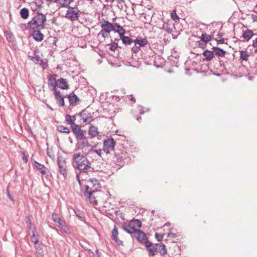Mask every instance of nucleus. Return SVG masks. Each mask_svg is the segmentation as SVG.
I'll list each match as a JSON object with an SVG mask.
<instances>
[{
	"label": "nucleus",
	"mask_w": 257,
	"mask_h": 257,
	"mask_svg": "<svg viewBox=\"0 0 257 257\" xmlns=\"http://www.w3.org/2000/svg\"><path fill=\"white\" fill-rule=\"evenodd\" d=\"M141 227L142 222L137 219H132L129 224L123 222L121 225L122 228L131 234L132 237H135L140 243L144 241L147 238L146 234L143 231L135 228V227L140 228Z\"/></svg>",
	"instance_id": "obj_1"
},
{
	"label": "nucleus",
	"mask_w": 257,
	"mask_h": 257,
	"mask_svg": "<svg viewBox=\"0 0 257 257\" xmlns=\"http://www.w3.org/2000/svg\"><path fill=\"white\" fill-rule=\"evenodd\" d=\"M115 145V140L112 137L109 138L103 141V150L106 154H109L112 151L114 152L115 157L113 158V161L120 166H122L124 163V155L125 154L121 152V154H119V152L115 151L114 149Z\"/></svg>",
	"instance_id": "obj_2"
},
{
	"label": "nucleus",
	"mask_w": 257,
	"mask_h": 257,
	"mask_svg": "<svg viewBox=\"0 0 257 257\" xmlns=\"http://www.w3.org/2000/svg\"><path fill=\"white\" fill-rule=\"evenodd\" d=\"M72 159L73 167L78 169L81 173L88 174L92 170L91 163L86 156L80 153H74Z\"/></svg>",
	"instance_id": "obj_3"
},
{
	"label": "nucleus",
	"mask_w": 257,
	"mask_h": 257,
	"mask_svg": "<svg viewBox=\"0 0 257 257\" xmlns=\"http://www.w3.org/2000/svg\"><path fill=\"white\" fill-rule=\"evenodd\" d=\"M46 21V16L41 13L37 12V14L28 22L30 29H44Z\"/></svg>",
	"instance_id": "obj_4"
},
{
	"label": "nucleus",
	"mask_w": 257,
	"mask_h": 257,
	"mask_svg": "<svg viewBox=\"0 0 257 257\" xmlns=\"http://www.w3.org/2000/svg\"><path fill=\"white\" fill-rule=\"evenodd\" d=\"M141 243L145 244V246L147 248V251L149 252L150 255L152 256H155L156 252H159L161 255L164 256L167 253L166 246L163 243H160L158 248H155L153 247V244L148 241V239L147 237L144 241Z\"/></svg>",
	"instance_id": "obj_5"
},
{
	"label": "nucleus",
	"mask_w": 257,
	"mask_h": 257,
	"mask_svg": "<svg viewBox=\"0 0 257 257\" xmlns=\"http://www.w3.org/2000/svg\"><path fill=\"white\" fill-rule=\"evenodd\" d=\"M97 188L93 189L92 187H90L89 186H85V191L84 192V196L88 198L89 202L93 204H97V201L95 199V198L93 196L94 193L96 192Z\"/></svg>",
	"instance_id": "obj_6"
},
{
	"label": "nucleus",
	"mask_w": 257,
	"mask_h": 257,
	"mask_svg": "<svg viewBox=\"0 0 257 257\" xmlns=\"http://www.w3.org/2000/svg\"><path fill=\"white\" fill-rule=\"evenodd\" d=\"M77 115L81 117V119L83 120V123H84L90 124V123L93 121V116H92L91 113L87 110V109L83 110Z\"/></svg>",
	"instance_id": "obj_7"
},
{
	"label": "nucleus",
	"mask_w": 257,
	"mask_h": 257,
	"mask_svg": "<svg viewBox=\"0 0 257 257\" xmlns=\"http://www.w3.org/2000/svg\"><path fill=\"white\" fill-rule=\"evenodd\" d=\"M33 167L34 169L38 170L42 175H45L47 173H50L49 169L45 165L35 160L34 161Z\"/></svg>",
	"instance_id": "obj_8"
},
{
	"label": "nucleus",
	"mask_w": 257,
	"mask_h": 257,
	"mask_svg": "<svg viewBox=\"0 0 257 257\" xmlns=\"http://www.w3.org/2000/svg\"><path fill=\"white\" fill-rule=\"evenodd\" d=\"M71 128L77 140H81L85 136L84 134V132L85 131L82 130L78 125H73Z\"/></svg>",
	"instance_id": "obj_9"
},
{
	"label": "nucleus",
	"mask_w": 257,
	"mask_h": 257,
	"mask_svg": "<svg viewBox=\"0 0 257 257\" xmlns=\"http://www.w3.org/2000/svg\"><path fill=\"white\" fill-rule=\"evenodd\" d=\"M65 17L73 21L77 20L79 17V10L77 11L74 9H69L67 11Z\"/></svg>",
	"instance_id": "obj_10"
},
{
	"label": "nucleus",
	"mask_w": 257,
	"mask_h": 257,
	"mask_svg": "<svg viewBox=\"0 0 257 257\" xmlns=\"http://www.w3.org/2000/svg\"><path fill=\"white\" fill-rule=\"evenodd\" d=\"M48 85L50 88V90L56 92L58 90L56 89L57 86V80H56V78L53 75H50L48 78Z\"/></svg>",
	"instance_id": "obj_11"
},
{
	"label": "nucleus",
	"mask_w": 257,
	"mask_h": 257,
	"mask_svg": "<svg viewBox=\"0 0 257 257\" xmlns=\"http://www.w3.org/2000/svg\"><path fill=\"white\" fill-rule=\"evenodd\" d=\"M40 29H31L33 31L31 36L37 42H41L44 39V35L41 32Z\"/></svg>",
	"instance_id": "obj_12"
},
{
	"label": "nucleus",
	"mask_w": 257,
	"mask_h": 257,
	"mask_svg": "<svg viewBox=\"0 0 257 257\" xmlns=\"http://www.w3.org/2000/svg\"><path fill=\"white\" fill-rule=\"evenodd\" d=\"M65 97L68 98L70 105L73 106L76 105L77 103L80 101L79 98L73 92L69 94L66 95Z\"/></svg>",
	"instance_id": "obj_13"
},
{
	"label": "nucleus",
	"mask_w": 257,
	"mask_h": 257,
	"mask_svg": "<svg viewBox=\"0 0 257 257\" xmlns=\"http://www.w3.org/2000/svg\"><path fill=\"white\" fill-rule=\"evenodd\" d=\"M101 26L102 28L101 30H104L106 32H110V31L114 30L113 24L107 20H103Z\"/></svg>",
	"instance_id": "obj_14"
},
{
	"label": "nucleus",
	"mask_w": 257,
	"mask_h": 257,
	"mask_svg": "<svg viewBox=\"0 0 257 257\" xmlns=\"http://www.w3.org/2000/svg\"><path fill=\"white\" fill-rule=\"evenodd\" d=\"M254 35L255 34L253 33L252 30L247 29L245 30H243V34L240 37V38H243L244 41L248 42Z\"/></svg>",
	"instance_id": "obj_15"
},
{
	"label": "nucleus",
	"mask_w": 257,
	"mask_h": 257,
	"mask_svg": "<svg viewBox=\"0 0 257 257\" xmlns=\"http://www.w3.org/2000/svg\"><path fill=\"white\" fill-rule=\"evenodd\" d=\"M202 55L204 57L203 58V61H212L214 57V51L205 49L202 53Z\"/></svg>",
	"instance_id": "obj_16"
},
{
	"label": "nucleus",
	"mask_w": 257,
	"mask_h": 257,
	"mask_svg": "<svg viewBox=\"0 0 257 257\" xmlns=\"http://www.w3.org/2000/svg\"><path fill=\"white\" fill-rule=\"evenodd\" d=\"M118 228L116 225H115L112 231V239L114 240L118 245H122L123 242L118 238Z\"/></svg>",
	"instance_id": "obj_17"
},
{
	"label": "nucleus",
	"mask_w": 257,
	"mask_h": 257,
	"mask_svg": "<svg viewBox=\"0 0 257 257\" xmlns=\"http://www.w3.org/2000/svg\"><path fill=\"white\" fill-rule=\"evenodd\" d=\"M55 98L60 106H64L65 104L64 97L63 96L59 90L54 92Z\"/></svg>",
	"instance_id": "obj_18"
},
{
	"label": "nucleus",
	"mask_w": 257,
	"mask_h": 257,
	"mask_svg": "<svg viewBox=\"0 0 257 257\" xmlns=\"http://www.w3.org/2000/svg\"><path fill=\"white\" fill-rule=\"evenodd\" d=\"M134 43L135 45H139V47H145L149 44V42L146 38L138 37L134 40Z\"/></svg>",
	"instance_id": "obj_19"
},
{
	"label": "nucleus",
	"mask_w": 257,
	"mask_h": 257,
	"mask_svg": "<svg viewBox=\"0 0 257 257\" xmlns=\"http://www.w3.org/2000/svg\"><path fill=\"white\" fill-rule=\"evenodd\" d=\"M60 89L67 90L69 88V85L67 80L63 78L57 80V86Z\"/></svg>",
	"instance_id": "obj_20"
},
{
	"label": "nucleus",
	"mask_w": 257,
	"mask_h": 257,
	"mask_svg": "<svg viewBox=\"0 0 257 257\" xmlns=\"http://www.w3.org/2000/svg\"><path fill=\"white\" fill-rule=\"evenodd\" d=\"M212 49L213 50L214 55H216L218 57H224L226 54V51L220 47H213Z\"/></svg>",
	"instance_id": "obj_21"
},
{
	"label": "nucleus",
	"mask_w": 257,
	"mask_h": 257,
	"mask_svg": "<svg viewBox=\"0 0 257 257\" xmlns=\"http://www.w3.org/2000/svg\"><path fill=\"white\" fill-rule=\"evenodd\" d=\"M58 168H59V173L62 174L64 178H66L67 175V172L68 169L66 165V163L65 164H58Z\"/></svg>",
	"instance_id": "obj_22"
},
{
	"label": "nucleus",
	"mask_w": 257,
	"mask_h": 257,
	"mask_svg": "<svg viewBox=\"0 0 257 257\" xmlns=\"http://www.w3.org/2000/svg\"><path fill=\"white\" fill-rule=\"evenodd\" d=\"M74 0H59L58 2L61 7L68 8L69 9H74L75 7L70 6V4Z\"/></svg>",
	"instance_id": "obj_23"
},
{
	"label": "nucleus",
	"mask_w": 257,
	"mask_h": 257,
	"mask_svg": "<svg viewBox=\"0 0 257 257\" xmlns=\"http://www.w3.org/2000/svg\"><path fill=\"white\" fill-rule=\"evenodd\" d=\"M125 33H123L120 36V39L122 40V43L125 45H131L134 43V40L132 39L128 36H125Z\"/></svg>",
	"instance_id": "obj_24"
},
{
	"label": "nucleus",
	"mask_w": 257,
	"mask_h": 257,
	"mask_svg": "<svg viewBox=\"0 0 257 257\" xmlns=\"http://www.w3.org/2000/svg\"><path fill=\"white\" fill-rule=\"evenodd\" d=\"M113 25L114 26V30H113V31H114L115 32L118 33L119 36H120L123 33H125V30L118 23H114Z\"/></svg>",
	"instance_id": "obj_25"
},
{
	"label": "nucleus",
	"mask_w": 257,
	"mask_h": 257,
	"mask_svg": "<svg viewBox=\"0 0 257 257\" xmlns=\"http://www.w3.org/2000/svg\"><path fill=\"white\" fill-rule=\"evenodd\" d=\"M88 134L91 138L95 137L98 134V128L91 124L88 130Z\"/></svg>",
	"instance_id": "obj_26"
},
{
	"label": "nucleus",
	"mask_w": 257,
	"mask_h": 257,
	"mask_svg": "<svg viewBox=\"0 0 257 257\" xmlns=\"http://www.w3.org/2000/svg\"><path fill=\"white\" fill-rule=\"evenodd\" d=\"M52 220L54 222H57L59 224L58 226H62V222L64 220H62L58 216V214L55 212H53L52 213Z\"/></svg>",
	"instance_id": "obj_27"
},
{
	"label": "nucleus",
	"mask_w": 257,
	"mask_h": 257,
	"mask_svg": "<svg viewBox=\"0 0 257 257\" xmlns=\"http://www.w3.org/2000/svg\"><path fill=\"white\" fill-rule=\"evenodd\" d=\"M240 59L242 61H247L250 56V54L247 51L240 50Z\"/></svg>",
	"instance_id": "obj_28"
},
{
	"label": "nucleus",
	"mask_w": 257,
	"mask_h": 257,
	"mask_svg": "<svg viewBox=\"0 0 257 257\" xmlns=\"http://www.w3.org/2000/svg\"><path fill=\"white\" fill-rule=\"evenodd\" d=\"M34 62L37 64H39L40 66H47L48 63L47 62V60L45 61V60L43 59H41L40 56L38 55H36V58Z\"/></svg>",
	"instance_id": "obj_29"
},
{
	"label": "nucleus",
	"mask_w": 257,
	"mask_h": 257,
	"mask_svg": "<svg viewBox=\"0 0 257 257\" xmlns=\"http://www.w3.org/2000/svg\"><path fill=\"white\" fill-rule=\"evenodd\" d=\"M20 14L22 18L26 19L29 17V10L26 8H23L20 11Z\"/></svg>",
	"instance_id": "obj_30"
},
{
	"label": "nucleus",
	"mask_w": 257,
	"mask_h": 257,
	"mask_svg": "<svg viewBox=\"0 0 257 257\" xmlns=\"http://www.w3.org/2000/svg\"><path fill=\"white\" fill-rule=\"evenodd\" d=\"M81 141L80 146H79V148L83 149L84 147H88L90 146L89 143L88 142L87 137L86 136L84 137V138L80 140Z\"/></svg>",
	"instance_id": "obj_31"
},
{
	"label": "nucleus",
	"mask_w": 257,
	"mask_h": 257,
	"mask_svg": "<svg viewBox=\"0 0 257 257\" xmlns=\"http://www.w3.org/2000/svg\"><path fill=\"white\" fill-rule=\"evenodd\" d=\"M36 249V255L37 257H44L43 249L41 245L39 244L35 247Z\"/></svg>",
	"instance_id": "obj_32"
},
{
	"label": "nucleus",
	"mask_w": 257,
	"mask_h": 257,
	"mask_svg": "<svg viewBox=\"0 0 257 257\" xmlns=\"http://www.w3.org/2000/svg\"><path fill=\"white\" fill-rule=\"evenodd\" d=\"M200 38L202 41L204 42L206 44L212 39V36L206 33H202Z\"/></svg>",
	"instance_id": "obj_33"
},
{
	"label": "nucleus",
	"mask_w": 257,
	"mask_h": 257,
	"mask_svg": "<svg viewBox=\"0 0 257 257\" xmlns=\"http://www.w3.org/2000/svg\"><path fill=\"white\" fill-rule=\"evenodd\" d=\"M88 184L86 186H89L90 187H95L96 186H99V183L97 179H90L89 181H88Z\"/></svg>",
	"instance_id": "obj_34"
},
{
	"label": "nucleus",
	"mask_w": 257,
	"mask_h": 257,
	"mask_svg": "<svg viewBox=\"0 0 257 257\" xmlns=\"http://www.w3.org/2000/svg\"><path fill=\"white\" fill-rule=\"evenodd\" d=\"M25 221L29 230H31L33 227H35V226L32 224L29 216H26L25 218Z\"/></svg>",
	"instance_id": "obj_35"
},
{
	"label": "nucleus",
	"mask_w": 257,
	"mask_h": 257,
	"mask_svg": "<svg viewBox=\"0 0 257 257\" xmlns=\"http://www.w3.org/2000/svg\"><path fill=\"white\" fill-rule=\"evenodd\" d=\"M162 28L168 33H171L172 31V26L167 22H164L162 26Z\"/></svg>",
	"instance_id": "obj_36"
},
{
	"label": "nucleus",
	"mask_w": 257,
	"mask_h": 257,
	"mask_svg": "<svg viewBox=\"0 0 257 257\" xmlns=\"http://www.w3.org/2000/svg\"><path fill=\"white\" fill-rule=\"evenodd\" d=\"M57 130L61 133H69L70 130L68 127L64 126L63 125H58L57 127Z\"/></svg>",
	"instance_id": "obj_37"
},
{
	"label": "nucleus",
	"mask_w": 257,
	"mask_h": 257,
	"mask_svg": "<svg viewBox=\"0 0 257 257\" xmlns=\"http://www.w3.org/2000/svg\"><path fill=\"white\" fill-rule=\"evenodd\" d=\"M65 121L70 125H71V127L72 128L73 125H75L76 124L73 122V121H72L71 116L69 114H66L65 115Z\"/></svg>",
	"instance_id": "obj_38"
},
{
	"label": "nucleus",
	"mask_w": 257,
	"mask_h": 257,
	"mask_svg": "<svg viewBox=\"0 0 257 257\" xmlns=\"http://www.w3.org/2000/svg\"><path fill=\"white\" fill-rule=\"evenodd\" d=\"M197 46L199 48H200L203 50H205L207 47V44L203 41H202L201 40L200 41H198L197 42Z\"/></svg>",
	"instance_id": "obj_39"
},
{
	"label": "nucleus",
	"mask_w": 257,
	"mask_h": 257,
	"mask_svg": "<svg viewBox=\"0 0 257 257\" xmlns=\"http://www.w3.org/2000/svg\"><path fill=\"white\" fill-rule=\"evenodd\" d=\"M108 45L110 46L109 49L112 51H114L118 47V43L116 42H113Z\"/></svg>",
	"instance_id": "obj_40"
},
{
	"label": "nucleus",
	"mask_w": 257,
	"mask_h": 257,
	"mask_svg": "<svg viewBox=\"0 0 257 257\" xmlns=\"http://www.w3.org/2000/svg\"><path fill=\"white\" fill-rule=\"evenodd\" d=\"M171 18L175 22H177V21H178L179 20V17L177 15L176 10H173L171 13Z\"/></svg>",
	"instance_id": "obj_41"
},
{
	"label": "nucleus",
	"mask_w": 257,
	"mask_h": 257,
	"mask_svg": "<svg viewBox=\"0 0 257 257\" xmlns=\"http://www.w3.org/2000/svg\"><path fill=\"white\" fill-rule=\"evenodd\" d=\"M57 162L58 164L66 163L65 159L62 156L58 155Z\"/></svg>",
	"instance_id": "obj_42"
},
{
	"label": "nucleus",
	"mask_w": 257,
	"mask_h": 257,
	"mask_svg": "<svg viewBox=\"0 0 257 257\" xmlns=\"http://www.w3.org/2000/svg\"><path fill=\"white\" fill-rule=\"evenodd\" d=\"M110 32H106L104 30H101L98 34V36L101 35L104 38H106L109 35Z\"/></svg>",
	"instance_id": "obj_43"
},
{
	"label": "nucleus",
	"mask_w": 257,
	"mask_h": 257,
	"mask_svg": "<svg viewBox=\"0 0 257 257\" xmlns=\"http://www.w3.org/2000/svg\"><path fill=\"white\" fill-rule=\"evenodd\" d=\"M20 27L23 31L27 29H30V25L28 24V23L27 24H20Z\"/></svg>",
	"instance_id": "obj_44"
},
{
	"label": "nucleus",
	"mask_w": 257,
	"mask_h": 257,
	"mask_svg": "<svg viewBox=\"0 0 257 257\" xmlns=\"http://www.w3.org/2000/svg\"><path fill=\"white\" fill-rule=\"evenodd\" d=\"M163 236L164 235L162 234V235H160L159 233H155V238L157 239V240L159 242H160L163 239Z\"/></svg>",
	"instance_id": "obj_45"
},
{
	"label": "nucleus",
	"mask_w": 257,
	"mask_h": 257,
	"mask_svg": "<svg viewBox=\"0 0 257 257\" xmlns=\"http://www.w3.org/2000/svg\"><path fill=\"white\" fill-rule=\"evenodd\" d=\"M140 47L137 46V45H135L131 48V51L133 52V53L136 54L139 52V50H140Z\"/></svg>",
	"instance_id": "obj_46"
},
{
	"label": "nucleus",
	"mask_w": 257,
	"mask_h": 257,
	"mask_svg": "<svg viewBox=\"0 0 257 257\" xmlns=\"http://www.w3.org/2000/svg\"><path fill=\"white\" fill-rule=\"evenodd\" d=\"M21 154L23 155L22 160L24 163H26L28 162V156L26 154L24 151H21Z\"/></svg>",
	"instance_id": "obj_47"
},
{
	"label": "nucleus",
	"mask_w": 257,
	"mask_h": 257,
	"mask_svg": "<svg viewBox=\"0 0 257 257\" xmlns=\"http://www.w3.org/2000/svg\"><path fill=\"white\" fill-rule=\"evenodd\" d=\"M95 147V146L93 147V148L90 150V151L96 153L99 156L101 157V151H102L101 149H99V150L94 149L93 148Z\"/></svg>",
	"instance_id": "obj_48"
},
{
	"label": "nucleus",
	"mask_w": 257,
	"mask_h": 257,
	"mask_svg": "<svg viewBox=\"0 0 257 257\" xmlns=\"http://www.w3.org/2000/svg\"><path fill=\"white\" fill-rule=\"evenodd\" d=\"M75 212L76 215L77 217H78L79 218H80L81 219L85 218V217H84L83 213L79 211H75Z\"/></svg>",
	"instance_id": "obj_49"
},
{
	"label": "nucleus",
	"mask_w": 257,
	"mask_h": 257,
	"mask_svg": "<svg viewBox=\"0 0 257 257\" xmlns=\"http://www.w3.org/2000/svg\"><path fill=\"white\" fill-rule=\"evenodd\" d=\"M6 194H7V197L10 199V200L12 201L13 202H14L13 197L10 195V192L9 190V187H8L7 188Z\"/></svg>",
	"instance_id": "obj_50"
},
{
	"label": "nucleus",
	"mask_w": 257,
	"mask_h": 257,
	"mask_svg": "<svg viewBox=\"0 0 257 257\" xmlns=\"http://www.w3.org/2000/svg\"><path fill=\"white\" fill-rule=\"evenodd\" d=\"M31 230H32V235L31 236V239L33 238H35L36 236H38V235H36L35 233L36 232V227H33Z\"/></svg>",
	"instance_id": "obj_51"
},
{
	"label": "nucleus",
	"mask_w": 257,
	"mask_h": 257,
	"mask_svg": "<svg viewBox=\"0 0 257 257\" xmlns=\"http://www.w3.org/2000/svg\"><path fill=\"white\" fill-rule=\"evenodd\" d=\"M167 236L170 238H175L177 237V235L175 233H173L171 232H169L167 234Z\"/></svg>",
	"instance_id": "obj_52"
},
{
	"label": "nucleus",
	"mask_w": 257,
	"mask_h": 257,
	"mask_svg": "<svg viewBox=\"0 0 257 257\" xmlns=\"http://www.w3.org/2000/svg\"><path fill=\"white\" fill-rule=\"evenodd\" d=\"M34 239V240H33V242L36 245L39 242V239H38V236H36L35 238H33L32 239Z\"/></svg>",
	"instance_id": "obj_53"
},
{
	"label": "nucleus",
	"mask_w": 257,
	"mask_h": 257,
	"mask_svg": "<svg viewBox=\"0 0 257 257\" xmlns=\"http://www.w3.org/2000/svg\"><path fill=\"white\" fill-rule=\"evenodd\" d=\"M216 41H217V44H224V43H225V39L224 38H222V39H221L220 40L216 39Z\"/></svg>",
	"instance_id": "obj_54"
},
{
	"label": "nucleus",
	"mask_w": 257,
	"mask_h": 257,
	"mask_svg": "<svg viewBox=\"0 0 257 257\" xmlns=\"http://www.w3.org/2000/svg\"><path fill=\"white\" fill-rule=\"evenodd\" d=\"M62 229L65 230V228L66 227V223L65 221L62 222V226H59Z\"/></svg>",
	"instance_id": "obj_55"
},
{
	"label": "nucleus",
	"mask_w": 257,
	"mask_h": 257,
	"mask_svg": "<svg viewBox=\"0 0 257 257\" xmlns=\"http://www.w3.org/2000/svg\"><path fill=\"white\" fill-rule=\"evenodd\" d=\"M36 55H35L34 56H32V55H28V58L31 60L32 61H33L34 62L35 61V58H36Z\"/></svg>",
	"instance_id": "obj_56"
},
{
	"label": "nucleus",
	"mask_w": 257,
	"mask_h": 257,
	"mask_svg": "<svg viewBox=\"0 0 257 257\" xmlns=\"http://www.w3.org/2000/svg\"><path fill=\"white\" fill-rule=\"evenodd\" d=\"M252 46L254 48H257V38H255L253 41L252 43Z\"/></svg>",
	"instance_id": "obj_57"
},
{
	"label": "nucleus",
	"mask_w": 257,
	"mask_h": 257,
	"mask_svg": "<svg viewBox=\"0 0 257 257\" xmlns=\"http://www.w3.org/2000/svg\"><path fill=\"white\" fill-rule=\"evenodd\" d=\"M80 173H78V174H76V178H77V180L79 185H81V181H80Z\"/></svg>",
	"instance_id": "obj_58"
},
{
	"label": "nucleus",
	"mask_w": 257,
	"mask_h": 257,
	"mask_svg": "<svg viewBox=\"0 0 257 257\" xmlns=\"http://www.w3.org/2000/svg\"><path fill=\"white\" fill-rule=\"evenodd\" d=\"M233 39H235V40L234 41V42L235 43H237V42H240V41H241V40L240 39H238V38H236V37H233Z\"/></svg>",
	"instance_id": "obj_59"
},
{
	"label": "nucleus",
	"mask_w": 257,
	"mask_h": 257,
	"mask_svg": "<svg viewBox=\"0 0 257 257\" xmlns=\"http://www.w3.org/2000/svg\"><path fill=\"white\" fill-rule=\"evenodd\" d=\"M57 21V19L55 17L53 18L51 20V22L52 24H56Z\"/></svg>",
	"instance_id": "obj_60"
},
{
	"label": "nucleus",
	"mask_w": 257,
	"mask_h": 257,
	"mask_svg": "<svg viewBox=\"0 0 257 257\" xmlns=\"http://www.w3.org/2000/svg\"><path fill=\"white\" fill-rule=\"evenodd\" d=\"M252 17L254 21H257V15H252Z\"/></svg>",
	"instance_id": "obj_61"
},
{
	"label": "nucleus",
	"mask_w": 257,
	"mask_h": 257,
	"mask_svg": "<svg viewBox=\"0 0 257 257\" xmlns=\"http://www.w3.org/2000/svg\"><path fill=\"white\" fill-rule=\"evenodd\" d=\"M45 175L46 176H45V177L46 178V179H49L50 178V174L49 175V173H47Z\"/></svg>",
	"instance_id": "obj_62"
},
{
	"label": "nucleus",
	"mask_w": 257,
	"mask_h": 257,
	"mask_svg": "<svg viewBox=\"0 0 257 257\" xmlns=\"http://www.w3.org/2000/svg\"><path fill=\"white\" fill-rule=\"evenodd\" d=\"M96 253L97 256H98V255H101V253L99 252L98 249L96 250Z\"/></svg>",
	"instance_id": "obj_63"
},
{
	"label": "nucleus",
	"mask_w": 257,
	"mask_h": 257,
	"mask_svg": "<svg viewBox=\"0 0 257 257\" xmlns=\"http://www.w3.org/2000/svg\"><path fill=\"white\" fill-rule=\"evenodd\" d=\"M223 35H224V34H223V33H219L218 34V36L219 37H220V38L222 37L223 36Z\"/></svg>",
	"instance_id": "obj_64"
}]
</instances>
